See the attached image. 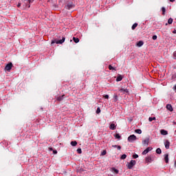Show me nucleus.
<instances>
[{
	"label": "nucleus",
	"mask_w": 176,
	"mask_h": 176,
	"mask_svg": "<svg viewBox=\"0 0 176 176\" xmlns=\"http://www.w3.org/2000/svg\"><path fill=\"white\" fill-rule=\"evenodd\" d=\"M74 8H75V3H74L72 1H67L65 4V9H66V10H71L72 9H74Z\"/></svg>",
	"instance_id": "1"
},
{
	"label": "nucleus",
	"mask_w": 176,
	"mask_h": 176,
	"mask_svg": "<svg viewBox=\"0 0 176 176\" xmlns=\"http://www.w3.org/2000/svg\"><path fill=\"white\" fill-rule=\"evenodd\" d=\"M64 42H65V37H63L61 40H57V39L52 40L51 45H54V43H56V45H63Z\"/></svg>",
	"instance_id": "2"
},
{
	"label": "nucleus",
	"mask_w": 176,
	"mask_h": 176,
	"mask_svg": "<svg viewBox=\"0 0 176 176\" xmlns=\"http://www.w3.org/2000/svg\"><path fill=\"white\" fill-rule=\"evenodd\" d=\"M21 2L25 8H31V3L34 2V0H21Z\"/></svg>",
	"instance_id": "3"
},
{
	"label": "nucleus",
	"mask_w": 176,
	"mask_h": 176,
	"mask_svg": "<svg viewBox=\"0 0 176 176\" xmlns=\"http://www.w3.org/2000/svg\"><path fill=\"white\" fill-rule=\"evenodd\" d=\"M137 162H135V160H131L129 163H128L126 164L128 168H129V170H131V168H133V167H134V166H135Z\"/></svg>",
	"instance_id": "4"
},
{
	"label": "nucleus",
	"mask_w": 176,
	"mask_h": 176,
	"mask_svg": "<svg viewBox=\"0 0 176 176\" xmlns=\"http://www.w3.org/2000/svg\"><path fill=\"white\" fill-rule=\"evenodd\" d=\"M12 67H13V63H10L6 65L4 69L5 71H8V72H10V69H12Z\"/></svg>",
	"instance_id": "5"
},
{
	"label": "nucleus",
	"mask_w": 176,
	"mask_h": 176,
	"mask_svg": "<svg viewBox=\"0 0 176 176\" xmlns=\"http://www.w3.org/2000/svg\"><path fill=\"white\" fill-rule=\"evenodd\" d=\"M135 140H137V136H135V135H131L128 138V141L129 142H133V141H135Z\"/></svg>",
	"instance_id": "6"
},
{
	"label": "nucleus",
	"mask_w": 176,
	"mask_h": 176,
	"mask_svg": "<svg viewBox=\"0 0 176 176\" xmlns=\"http://www.w3.org/2000/svg\"><path fill=\"white\" fill-rule=\"evenodd\" d=\"M119 91L120 93H122V94H129V89H127L121 88V89H119Z\"/></svg>",
	"instance_id": "7"
},
{
	"label": "nucleus",
	"mask_w": 176,
	"mask_h": 176,
	"mask_svg": "<svg viewBox=\"0 0 176 176\" xmlns=\"http://www.w3.org/2000/svg\"><path fill=\"white\" fill-rule=\"evenodd\" d=\"M143 145L148 146L149 145V138H146L142 141Z\"/></svg>",
	"instance_id": "8"
},
{
	"label": "nucleus",
	"mask_w": 176,
	"mask_h": 176,
	"mask_svg": "<svg viewBox=\"0 0 176 176\" xmlns=\"http://www.w3.org/2000/svg\"><path fill=\"white\" fill-rule=\"evenodd\" d=\"M153 148L152 147H148L147 148H146L143 152H142V155H146V153H148V152H150V151H152Z\"/></svg>",
	"instance_id": "9"
},
{
	"label": "nucleus",
	"mask_w": 176,
	"mask_h": 176,
	"mask_svg": "<svg viewBox=\"0 0 176 176\" xmlns=\"http://www.w3.org/2000/svg\"><path fill=\"white\" fill-rule=\"evenodd\" d=\"M166 149H170V141L166 140L164 142Z\"/></svg>",
	"instance_id": "10"
},
{
	"label": "nucleus",
	"mask_w": 176,
	"mask_h": 176,
	"mask_svg": "<svg viewBox=\"0 0 176 176\" xmlns=\"http://www.w3.org/2000/svg\"><path fill=\"white\" fill-rule=\"evenodd\" d=\"M153 162V160L151 157H146V163H152Z\"/></svg>",
	"instance_id": "11"
},
{
	"label": "nucleus",
	"mask_w": 176,
	"mask_h": 176,
	"mask_svg": "<svg viewBox=\"0 0 176 176\" xmlns=\"http://www.w3.org/2000/svg\"><path fill=\"white\" fill-rule=\"evenodd\" d=\"M160 133L162 134V135H167V134H168V132L164 129H162L160 131Z\"/></svg>",
	"instance_id": "12"
},
{
	"label": "nucleus",
	"mask_w": 176,
	"mask_h": 176,
	"mask_svg": "<svg viewBox=\"0 0 176 176\" xmlns=\"http://www.w3.org/2000/svg\"><path fill=\"white\" fill-rule=\"evenodd\" d=\"M166 109H168V111H170V112H173V106H171V104H167Z\"/></svg>",
	"instance_id": "13"
},
{
	"label": "nucleus",
	"mask_w": 176,
	"mask_h": 176,
	"mask_svg": "<svg viewBox=\"0 0 176 176\" xmlns=\"http://www.w3.org/2000/svg\"><path fill=\"white\" fill-rule=\"evenodd\" d=\"M143 45H144V41H140L139 42L137 43L136 46H138V47H141V46H142Z\"/></svg>",
	"instance_id": "14"
},
{
	"label": "nucleus",
	"mask_w": 176,
	"mask_h": 176,
	"mask_svg": "<svg viewBox=\"0 0 176 176\" xmlns=\"http://www.w3.org/2000/svg\"><path fill=\"white\" fill-rule=\"evenodd\" d=\"M109 129L110 130H115V129H116V126L115 125V124H111Z\"/></svg>",
	"instance_id": "15"
},
{
	"label": "nucleus",
	"mask_w": 176,
	"mask_h": 176,
	"mask_svg": "<svg viewBox=\"0 0 176 176\" xmlns=\"http://www.w3.org/2000/svg\"><path fill=\"white\" fill-rule=\"evenodd\" d=\"M164 160L166 163H168V154H165L164 155Z\"/></svg>",
	"instance_id": "16"
},
{
	"label": "nucleus",
	"mask_w": 176,
	"mask_h": 176,
	"mask_svg": "<svg viewBox=\"0 0 176 176\" xmlns=\"http://www.w3.org/2000/svg\"><path fill=\"white\" fill-rule=\"evenodd\" d=\"M70 144L72 146H76L78 145V142L76 141H72Z\"/></svg>",
	"instance_id": "17"
},
{
	"label": "nucleus",
	"mask_w": 176,
	"mask_h": 176,
	"mask_svg": "<svg viewBox=\"0 0 176 176\" xmlns=\"http://www.w3.org/2000/svg\"><path fill=\"white\" fill-rule=\"evenodd\" d=\"M155 152L157 155H162V149L160 148H157Z\"/></svg>",
	"instance_id": "18"
},
{
	"label": "nucleus",
	"mask_w": 176,
	"mask_h": 176,
	"mask_svg": "<svg viewBox=\"0 0 176 176\" xmlns=\"http://www.w3.org/2000/svg\"><path fill=\"white\" fill-rule=\"evenodd\" d=\"M64 96H65V95H63V96H58V97L57 98V100H58V101H63V100H64Z\"/></svg>",
	"instance_id": "19"
},
{
	"label": "nucleus",
	"mask_w": 176,
	"mask_h": 176,
	"mask_svg": "<svg viewBox=\"0 0 176 176\" xmlns=\"http://www.w3.org/2000/svg\"><path fill=\"white\" fill-rule=\"evenodd\" d=\"M73 41L75 43H79V38L73 37Z\"/></svg>",
	"instance_id": "20"
},
{
	"label": "nucleus",
	"mask_w": 176,
	"mask_h": 176,
	"mask_svg": "<svg viewBox=\"0 0 176 176\" xmlns=\"http://www.w3.org/2000/svg\"><path fill=\"white\" fill-rule=\"evenodd\" d=\"M109 69H110V71H116V69L111 65H109Z\"/></svg>",
	"instance_id": "21"
},
{
	"label": "nucleus",
	"mask_w": 176,
	"mask_h": 176,
	"mask_svg": "<svg viewBox=\"0 0 176 176\" xmlns=\"http://www.w3.org/2000/svg\"><path fill=\"white\" fill-rule=\"evenodd\" d=\"M122 79H123V77H122V76H119L116 78V82H120Z\"/></svg>",
	"instance_id": "22"
},
{
	"label": "nucleus",
	"mask_w": 176,
	"mask_h": 176,
	"mask_svg": "<svg viewBox=\"0 0 176 176\" xmlns=\"http://www.w3.org/2000/svg\"><path fill=\"white\" fill-rule=\"evenodd\" d=\"M111 170L116 173V174H119V170L116 169V168H112Z\"/></svg>",
	"instance_id": "23"
},
{
	"label": "nucleus",
	"mask_w": 176,
	"mask_h": 176,
	"mask_svg": "<svg viewBox=\"0 0 176 176\" xmlns=\"http://www.w3.org/2000/svg\"><path fill=\"white\" fill-rule=\"evenodd\" d=\"M138 26V23H134L132 27H131V29L132 30H134L135 28H137V27Z\"/></svg>",
	"instance_id": "24"
},
{
	"label": "nucleus",
	"mask_w": 176,
	"mask_h": 176,
	"mask_svg": "<svg viewBox=\"0 0 176 176\" xmlns=\"http://www.w3.org/2000/svg\"><path fill=\"white\" fill-rule=\"evenodd\" d=\"M135 133H136L137 134H142V131H141V129H136L135 131Z\"/></svg>",
	"instance_id": "25"
},
{
	"label": "nucleus",
	"mask_w": 176,
	"mask_h": 176,
	"mask_svg": "<svg viewBox=\"0 0 176 176\" xmlns=\"http://www.w3.org/2000/svg\"><path fill=\"white\" fill-rule=\"evenodd\" d=\"M162 11L163 16H164V14H166V8L162 7Z\"/></svg>",
	"instance_id": "26"
},
{
	"label": "nucleus",
	"mask_w": 176,
	"mask_h": 176,
	"mask_svg": "<svg viewBox=\"0 0 176 176\" xmlns=\"http://www.w3.org/2000/svg\"><path fill=\"white\" fill-rule=\"evenodd\" d=\"M126 157H127V155L124 154V155H122L120 157V159H121L122 160H124V159H126Z\"/></svg>",
	"instance_id": "27"
},
{
	"label": "nucleus",
	"mask_w": 176,
	"mask_h": 176,
	"mask_svg": "<svg viewBox=\"0 0 176 176\" xmlns=\"http://www.w3.org/2000/svg\"><path fill=\"white\" fill-rule=\"evenodd\" d=\"M153 120H156V118L155 117H153V118L150 117L148 118V122H153Z\"/></svg>",
	"instance_id": "28"
},
{
	"label": "nucleus",
	"mask_w": 176,
	"mask_h": 176,
	"mask_svg": "<svg viewBox=\"0 0 176 176\" xmlns=\"http://www.w3.org/2000/svg\"><path fill=\"white\" fill-rule=\"evenodd\" d=\"M113 98H114V102H116V101H118V95L115 94L113 96Z\"/></svg>",
	"instance_id": "29"
},
{
	"label": "nucleus",
	"mask_w": 176,
	"mask_h": 176,
	"mask_svg": "<svg viewBox=\"0 0 176 176\" xmlns=\"http://www.w3.org/2000/svg\"><path fill=\"white\" fill-rule=\"evenodd\" d=\"M115 138H117L118 140H120L121 136L119 135V133H117L115 135Z\"/></svg>",
	"instance_id": "30"
},
{
	"label": "nucleus",
	"mask_w": 176,
	"mask_h": 176,
	"mask_svg": "<svg viewBox=\"0 0 176 176\" xmlns=\"http://www.w3.org/2000/svg\"><path fill=\"white\" fill-rule=\"evenodd\" d=\"M168 24H173V19H172V18H170V19L168 20Z\"/></svg>",
	"instance_id": "31"
},
{
	"label": "nucleus",
	"mask_w": 176,
	"mask_h": 176,
	"mask_svg": "<svg viewBox=\"0 0 176 176\" xmlns=\"http://www.w3.org/2000/svg\"><path fill=\"white\" fill-rule=\"evenodd\" d=\"M101 112V109H100V107H98L96 109V113H100Z\"/></svg>",
	"instance_id": "32"
},
{
	"label": "nucleus",
	"mask_w": 176,
	"mask_h": 176,
	"mask_svg": "<svg viewBox=\"0 0 176 176\" xmlns=\"http://www.w3.org/2000/svg\"><path fill=\"white\" fill-rule=\"evenodd\" d=\"M105 155H107V151L104 150V151L102 152V156H105Z\"/></svg>",
	"instance_id": "33"
},
{
	"label": "nucleus",
	"mask_w": 176,
	"mask_h": 176,
	"mask_svg": "<svg viewBox=\"0 0 176 176\" xmlns=\"http://www.w3.org/2000/svg\"><path fill=\"white\" fill-rule=\"evenodd\" d=\"M152 38L153 41H156L157 39V36L154 35V36H153Z\"/></svg>",
	"instance_id": "34"
},
{
	"label": "nucleus",
	"mask_w": 176,
	"mask_h": 176,
	"mask_svg": "<svg viewBox=\"0 0 176 176\" xmlns=\"http://www.w3.org/2000/svg\"><path fill=\"white\" fill-rule=\"evenodd\" d=\"M103 98H106V100H108V98H109V95H103Z\"/></svg>",
	"instance_id": "35"
},
{
	"label": "nucleus",
	"mask_w": 176,
	"mask_h": 176,
	"mask_svg": "<svg viewBox=\"0 0 176 176\" xmlns=\"http://www.w3.org/2000/svg\"><path fill=\"white\" fill-rule=\"evenodd\" d=\"M77 152H78V153H82V148H78L77 149Z\"/></svg>",
	"instance_id": "36"
},
{
	"label": "nucleus",
	"mask_w": 176,
	"mask_h": 176,
	"mask_svg": "<svg viewBox=\"0 0 176 176\" xmlns=\"http://www.w3.org/2000/svg\"><path fill=\"white\" fill-rule=\"evenodd\" d=\"M133 159H138V155L137 154H135L133 155Z\"/></svg>",
	"instance_id": "37"
},
{
	"label": "nucleus",
	"mask_w": 176,
	"mask_h": 176,
	"mask_svg": "<svg viewBox=\"0 0 176 176\" xmlns=\"http://www.w3.org/2000/svg\"><path fill=\"white\" fill-rule=\"evenodd\" d=\"M173 58L176 60V52L173 53Z\"/></svg>",
	"instance_id": "38"
},
{
	"label": "nucleus",
	"mask_w": 176,
	"mask_h": 176,
	"mask_svg": "<svg viewBox=\"0 0 176 176\" xmlns=\"http://www.w3.org/2000/svg\"><path fill=\"white\" fill-rule=\"evenodd\" d=\"M117 149H118V151H120L122 149V146H117Z\"/></svg>",
	"instance_id": "39"
},
{
	"label": "nucleus",
	"mask_w": 176,
	"mask_h": 176,
	"mask_svg": "<svg viewBox=\"0 0 176 176\" xmlns=\"http://www.w3.org/2000/svg\"><path fill=\"white\" fill-rule=\"evenodd\" d=\"M53 153L54 155H57V150H54Z\"/></svg>",
	"instance_id": "40"
},
{
	"label": "nucleus",
	"mask_w": 176,
	"mask_h": 176,
	"mask_svg": "<svg viewBox=\"0 0 176 176\" xmlns=\"http://www.w3.org/2000/svg\"><path fill=\"white\" fill-rule=\"evenodd\" d=\"M20 6H21V3H19L17 4V8H20Z\"/></svg>",
	"instance_id": "41"
},
{
	"label": "nucleus",
	"mask_w": 176,
	"mask_h": 176,
	"mask_svg": "<svg viewBox=\"0 0 176 176\" xmlns=\"http://www.w3.org/2000/svg\"><path fill=\"white\" fill-rule=\"evenodd\" d=\"M113 148H118V145H112Z\"/></svg>",
	"instance_id": "42"
},
{
	"label": "nucleus",
	"mask_w": 176,
	"mask_h": 176,
	"mask_svg": "<svg viewBox=\"0 0 176 176\" xmlns=\"http://www.w3.org/2000/svg\"><path fill=\"white\" fill-rule=\"evenodd\" d=\"M170 2H175V0H169Z\"/></svg>",
	"instance_id": "43"
},
{
	"label": "nucleus",
	"mask_w": 176,
	"mask_h": 176,
	"mask_svg": "<svg viewBox=\"0 0 176 176\" xmlns=\"http://www.w3.org/2000/svg\"><path fill=\"white\" fill-rule=\"evenodd\" d=\"M173 34H176V30H174V31L173 32Z\"/></svg>",
	"instance_id": "44"
},
{
	"label": "nucleus",
	"mask_w": 176,
	"mask_h": 176,
	"mask_svg": "<svg viewBox=\"0 0 176 176\" xmlns=\"http://www.w3.org/2000/svg\"><path fill=\"white\" fill-rule=\"evenodd\" d=\"M50 151H53V148H50Z\"/></svg>",
	"instance_id": "45"
},
{
	"label": "nucleus",
	"mask_w": 176,
	"mask_h": 176,
	"mask_svg": "<svg viewBox=\"0 0 176 176\" xmlns=\"http://www.w3.org/2000/svg\"><path fill=\"white\" fill-rule=\"evenodd\" d=\"M174 89H175V90H176V85H175Z\"/></svg>",
	"instance_id": "46"
},
{
	"label": "nucleus",
	"mask_w": 176,
	"mask_h": 176,
	"mask_svg": "<svg viewBox=\"0 0 176 176\" xmlns=\"http://www.w3.org/2000/svg\"><path fill=\"white\" fill-rule=\"evenodd\" d=\"M166 25H167V23H166Z\"/></svg>",
	"instance_id": "47"
}]
</instances>
